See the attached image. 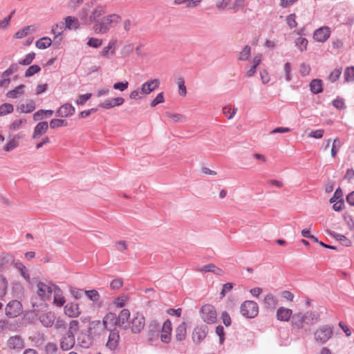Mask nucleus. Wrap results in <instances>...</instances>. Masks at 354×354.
Wrapping results in <instances>:
<instances>
[{
    "instance_id": "1",
    "label": "nucleus",
    "mask_w": 354,
    "mask_h": 354,
    "mask_svg": "<svg viewBox=\"0 0 354 354\" xmlns=\"http://www.w3.org/2000/svg\"><path fill=\"white\" fill-rule=\"evenodd\" d=\"M120 19V16L116 14L106 15L95 21L93 29L97 34H105L109 31L113 24H118Z\"/></svg>"
},
{
    "instance_id": "2",
    "label": "nucleus",
    "mask_w": 354,
    "mask_h": 354,
    "mask_svg": "<svg viewBox=\"0 0 354 354\" xmlns=\"http://www.w3.org/2000/svg\"><path fill=\"white\" fill-rule=\"evenodd\" d=\"M241 315L246 318H254L259 313V306L254 301H245L241 306Z\"/></svg>"
},
{
    "instance_id": "3",
    "label": "nucleus",
    "mask_w": 354,
    "mask_h": 354,
    "mask_svg": "<svg viewBox=\"0 0 354 354\" xmlns=\"http://www.w3.org/2000/svg\"><path fill=\"white\" fill-rule=\"evenodd\" d=\"M55 286H57L50 282L46 283L39 281L37 284L38 296L43 301L49 300Z\"/></svg>"
},
{
    "instance_id": "4",
    "label": "nucleus",
    "mask_w": 354,
    "mask_h": 354,
    "mask_svg": "<svg viewBox=\"0 0 354 354\" xmlns=\"http://www.w3.org/2000/svg\"><path fill=\"white\" fill-rule=\"evenodd\" d=\"M202 319L208 324H214L217 320V315L215 308L209 304L204 305L201 308Z\"/></svg>"
},
{
    "instance_id": "5",
    "label": "nucleus",
    "mask_w": 354,
    "mask_h": 354,
    "mask_svg": "<svg viewBox=\"0 0 354 354\" xmlns=\"http://www.w3.org/2000/svg\"><path fill=\"white\" fill-rule=\"evenodd\" d=\"M333 333V328L330 326L324 325L315 332V339L317 342L324 344L331 338Z\"/></svg>"
},
{
    "instance_id": "6",
    "label": "nucleus",
    "mask_w": 354,
    "mask_h": 354,
    "mask_svg": "<svg viewBox=\"0 0 354 354\" xmlns=\"http://www.w3.org/2000/svg\"><path fill=\"white\" fill-rule=\"evenodd\" d=\"M22 304L18 300H12L9 301L5 309L6 315L10 318L19 316L22 313Z\"/></svg>"
},
{
    "instance_id": "7",
    "label": "nucleus",
    "mask_w": 354,
    "mask_h": 354,
    "mask_svg": "<svg viewBox=\"0 0 354 354\" xmlns=\"http://www.w3.org/2000/svg\"><path fill=\"white\" fill-rule=\"evenodd\" d=\"M131 329L133 333L138 334L141 332L145 325V319L142 314L137 313L131 322Z\"/></svg>"
},
{
    "instance_id": "8",
    "label": "nucleus",
    "mask_w": 354,
    "mask_h": 354,
    "mask_svg": "<svg viewBox=\"0 0 354 354\" xmlns=\"http://www.w3.org/2000/svg\"><path fill=\"white\" fill-rule=\"evenodd\" d=\"M113 317L115 318V326L123 329L127 328L128 320L130 317V311L128 309H122L118 317H115L113 315Z\"/></svg>"
},
{
    "instance_id": "9",
    "label": "nucleus",
    "mask_w": 354,
    "mask_h": 354,
    "mask_svg": "<svg viewBox=\"0 0 354 354\" xmlns=\"http://www.w3.org/2000/svg\"><path fill=\"white\" fill-rule=\"evenodd\" d=\"M208 327L206 325H201L194 328L192 333L193 342L195 344H200L207 336Z\"/></svg>"
},
{
    "instance_id": "10",
    "label": "nucleus",
    "mask_w": 354,
    "mask_h": 354,
    "mask_svg": "<svg viewBox=\"0 0 354 354\" xmlns=\"http://www.w3.org/2000/svg\"><path fill=\"white\" fill-rule=\"evenodd\" d=\"M93 337L92 336L91 331L86 332L82 331L77 337V342L79 345L84 348H90L93 344Z\"/></svg>"
},
{
    "instance_id": "11",
    "label": "nucleus",
    "mask_w": 354,
    "mask_h": 354,
    "mask_svg": "<svg viewBox=\"0 0 354 354\" xmlns=\"http://www.w3.org/2000/svg\"><path fill=\"white\" fill-rule=\"evenodd\" d=\"M330 35V28L328 26H322L315 30L313 39L318 42L326 41Z\"/></svg>"
},
{
    "instance_id": "12",
    "label": "nucleus",
    "mask_w": 354,
    "mask_h": 354,
    "mask_svg": "<svg viewBox=\"0 0 354 354\" xmlns=\"http://www.w3.org/2000/svg\"><path fill=\"white\" fill-rule=\"evenodd\" d=\"M105 13L104 8L100 5H95L93 2V6H89V20L90 24L95 23L100 17Z\"/></svg>"
},
{
    "instance_id": "13",
    "label": "nucleus",
    "mask_w": 354,
    "mask_h": 354,
    "mask_svg": "<svg viewBox=\"0 0 354 354\" xmlns=\"http://www.w3.org/2000/svg\"><path fill=\"white\" fill-rule=\"evenodd\" d=\"M172 324L169 319H167L161 328L160 339L164 343H168L171 340Z\"/></svg>"
},
{
    "instance_id": "14",
    "label": "nucleus",
    "mask_w": 354,
    "mask_h": 354,
    "mask_svg": "<svg viewBox=\"0 0 354 354\" xmlns=\"http://www.w3.org/2000/svg\"><path fill=\"white\" fill-rule=\"evenodd\" d=\"M75 107L69 103H66L61 106L55 112L57 117L66 118L75 113Z\"/></svg>"
},
{
    "instance_id": "15",
    "label": "nucleus",
    "mask_w": 354,
    "mask_h": 354,
    "mask_svg": "<svg viewBox=\"0 0 354 354\" xmlns=\"http://www.w3.org/2000/svg\"><path fill=\"white\" fill-rule=\"evenodd\" d=\"M15 257L11 254H6L0 257V272H3L15 265Z\"/></svg>"
},
{
    "instance_id": "16",
    "label": "nucleus",
    "mask_w": 354,
    "mask_h": 354,
    "mask_svg": "<svg viewBox=\"0 0 354 354\" xmlns=\"http://www.w3.org/2000/svg\"><path fill=\"white\" fill-rule=\"evenodd\" d=\"M160 85V82L158 79H153L149 81L145 82L141 88L140 92L141 94L147 95L154 91L156 88H158Z\"/></svg>"
},
{
    "instance_id": "17",
    "label": "nucleus",
    "mask_w": 354,
    "mask_h": 354,
    "mask_svg": "<svg viewBox=\"0 0 354 354\" xmlns=\"http://www.w3.org/2000/svg\"><path fill=\"white\" fill-rule=\"evenodd\" d=\"M9 348L13 350H21L24 347V342L19 335L11 336L8 339Z\"/></svg>"
},
{
    "instance_id": "18",
    "label": "nucleus",
    "mask_w": 354,
    "mask_h": 354,
    "mask_svg": "<svg viewBox=\"0 0 354 354\" xmlns=\"http://www.w3.org/2000/svg\"><path fill=\"white\" fill-rule=\"evenodd\" d=\"M124 102V99L122 97H118L112 99H107L104 102L100 103L99 106L103 109H109L115 106L122 105Z\"/></svg>"
},
{
    "instance_id": "19",
    "label": "nucleus",
    "mask_w": 354,
    "mask_h": 354,
    "mask_svg": "<svg viewBox=\"0 0 354 354\" xmlns=\"http://www.w3.org/2000/svg\"><path fill=\"white\" fill-rule=\"evenodd\" d=\"M79 304L68 303L64 306V313L70 317H77L80 314Z\"/></svg>"
},
{
    "instance_id": "20",
    "label": "nucleus",
    "mask_w": 354,
    "mask_h": 354,
    "mask_svg": "<svg viewBox=\"0 0 354 354\" xmlns=\"http://www.w3.org/2000/svg\"><path fill=\"white\" fill-rule=\"evenodd\" d=\"M49 127V124L47 122H39L35 126L34 131L32 136L33 139L39 138L43 134L46 133Z\"/></svg>"
},
{
    "instance_id": "21",
    "label": "nucleus",
    "mask_w": 354,
    "mask_h": 354,
    "mask_svg": "<svg viewBox=\"0 0 354 354\" xmlns=\"http://www.w3.org/2000/svg\"><path fill=\"white\" fill-rule=\"evenodd\" d=\"M89 6H93V2L86 3L78 13V17L84 25H90Z\"/></svg>"
},
{
    "instance_id": "22",
    "label": "nucleus",
    "mask_w": 354,
    "mask_h": 354,
    "mask_svg": "<svg viewBox=\"0 0 354 354\" xmlns=\"http://www.w3.org/2000/svg\"><path fill=\"white\" fill-rule=\"evenodd\" d=\"M55 319V315L53 312H48L39 316V321L45 327H51L54 324Z\"/></svg>"
},
{
    "instance_id": "23",
    "label": "nucleus",
    "mask_w": 354,
    "mask_h": 354,
    "mask_svg": "<svg viewBox=\"0 0 354 354\" xmlns=\"http://www.w3.org/2000/svg\"><path fill=\"white\" fill-rule=\"evenodd\" d=\"M120 339L119 332L116 329L111 330L106 346L111 349H115L118 344Z\"/></svg>"
},
{
    "instance_id": "24",
    "label": "nucleus",
    "mask_w": 354,
    "mask_h": 354,
    "mask_svg": "<svg viewBox=\"0 0 354 354\" xmlns=\"http://www.w3.org/2000/svg\"><path fill=\"white\" fill-rule=\"evenodd\" d=\"M319 318V315L316 311H307L303 313V319L304 325L312 326L313 325Z\"/></svg>"
},
{
    "instance_id": "25",
    "label": "nucleus",
    "mask_w": 354,
    "mask_h": 354,
    "mask_svg": "<svg viewBox=\"0 0 354 354\" xmlns=\"http://www.w3.org/2000/svg\"><path fill=\"white\" fill-rule=\"evenodd\" d=\"M292 314V311L291 309L284 307H280L277 310V319L282 322L288 321L291 318Z\"/></svg>"
},
{
    "instance_id": "26",
    "label": "nucleus",
    "mask_w": 354,
    "mask_h": 354,
    "mask_svg": "<svg viewBox=\"0 0 354 354\" xmlns=\"http://www.w3.org/2000/svg\"><path fill=\"white\" fill-rule=\"evenodd\" d=\"M175 336L177 341L182 342L187 336V324L185 322L180 323L175 330Z\"/></svg>"
},
{
    "instance_id": "27",
    "label": "nucleus",
    "mask_w": 354,
    "mask_h": 354,
    "mask_svg": "<svg viewBox=\"0 0 354 354\" xmlns=\"http://www.w3.org/2000/svg\"><path fill=\"white\" fill-rule=\"evenodd\" d=\"M64 29L77 30L80 28V23L77 18L72 16H68L64 18Z\"/></svg>"
},
{
    "instance_id": "28",
    "label": "nucleus",
    "mask_w": 354,
    "mask_h": 354,
    "mask_svg": "<svg viewBox=\"0 0 354 354\" xmlns=\"http://www.w3.org/2000/svg\"><path fill=\"white\" fill-rule=\"evenodd\" d=\"M291 324L293 328H296L297 330L304 328V322L303 319V313H298L292 315L291 317Z\"/></svg>"
},
{
    "instance_id": "29",
    "label": "nucleus",
    "mask_w": 354,
    "mask_h": 354,
    "mask_svg": "<svg viewBox=\"0 0 354 354\" xmlns=\"http://www.w3.org/2000/svg\"><path fill=\"white\" fill-rule=\"evenodd\" d=\"M75 344V337L63 336L60 342V348L63 351L71 349Z\"/></svg>"
},
{
    "instance_id": "30",
    "label": "nucleus",
    "mask_w": 354,
    "mask_h": 354,
    "mask_svg": "<svg viewBox=\"0 0 354 354\" xmlns=\"http://www.w3.org/2000/svg\"><path fill=\"white\" fill-rule=\"evenodd\" d=\"M36 109L35 102L29 101L26 104H20L17 106V111L21 113H32Z\"/></svg>"
},
{
    "instance_id": "31",
    "label": "nucleus",
    "mask_w": 354,
    "mask_h": 354,
    "mask_svg": "<svg viewBox=\"0 0 354 354\" xmlns=\"http://www.w3.org/2000/svg\"><path fill=\"white\" fill-rule=\"evenodd\" d=\"M62 291L60 288L58 286H55L54 288V299L53 303L57 306L61 307L62 306L64 303L66 302L64 297L62 295Z\"/></svg>"
},
{
    "instance_id": "32",
    "label": "nucleus",
    "mask_w": 354,
    "mask_h": 354,
    "mask_svg": "<svg viewBox=\"0 0 354 354\" xmlns=\"http://www.w3.org/2000/svg\"><path fill=\"white\" fill-rule=\"evenodd\" d=\"M310 91L313 94H319L323 91L322 81L319 79L313 80L309 84Z\"/></svg>"
},
{
    "instance_id": "33",
    "label": "nucleus",
    "mask_w": 354,
    "mask_h": 354,
    "mask_svg": "<svg viewBox=\"0 0 354 354\" xmlns=\"http://www.w3.org/2000/svg\"><path fill=\"white\" fill-rule=\"evenodd\" d=\"M201 270L205 272H212L219 276H222L224 273L222 269L216 267L214 264L212 263L204 266Z\"/></svg>"
},
{
    "instance_id": "34",
    "label": "nucleus",
    "mask_w": 354,
    "mask_h": 354,
    "mask_svg": "<svg viewBox=\"0 0 354 354\" xmlns=\"http://www.w3.org/2000/svg\"><path fill=\"white\" fill-rule=\"evenodd\" d=\"M326 232L328 235L335 238L337 241H340L343 245L346 246L350 245L351 241H348L344 235L342 234H337L330 230H326Z\"/></svg>"
},
{
    "instance_id": "35",
    "label": "nucleus",
    "mask_w": 354,
    "mask_h": 354,
    "mask_svg": "<svg viewBox=\"0 0 354 354\" xmlns=\"http://www.w3.org/2000/svg\"><path fill=\"white\" fill-rule=\"evenodd\" d=\"M24 87H25V85L20 84V85L17 86V87H15L14 89L9 91L6 93V96L9 98H12V99L17 98L19 95H21L24 94Z\"/></svg>"
},
{
    "instance_id": "36",
    "label": "nucleus",
    "mask_w": 354,
    "mask_h": 354,
    "mask_svg": "<svg viewBox=\"0 0 354 354\" xmlns=\"http://www.w3.org/2000/svg\"><path fill=\"white\" fill-rule=\"evenodd\" d=\"M115 41H110L109 44L102 49V56L108 57L109 55H113L115 53Z\"/></svg>"
},
{
    "instance_id": "37",
    "label": "nucleus",
    "mask_w": 354,
    "mask_h": 354,
    "mask_svg": "<svg viewBox=\"0 0 354 354\" xmlns=\"http://www.w3.org/2000/svg\"><path fill=\"white\" fill-rule=\"evenodd\" d=\"M15 267L20 272L21 275L28 282L30 281V277L26 266L21 262H15Z\"/></svg>"
},
{
    "instance_id": "38",
    "label": "nucleus",
    "mask_w": 354,
    "mask_h": 354,
    "mask_svg": "<svg viewBox=\"0 0 354 354\" xmlns=\"http://www.w3.org/2000/svg\"><path fill=\"white\" fill-rule=\"evenodd\" d=\"M51 44L52 40L48 37H41L35 42V46L39 49H46L50 46Z\"/></svg>"
},
{
    "instance_id": "39",
    "label": "nucleus",
    "mask_w": 354,
    "mask_h": 354,
    "mask_svg": "<svg viewBox=\"0 0 354 354\" xmlns=\"http://www.w3.org/2000/svg\"><path fill=\"white\" fill-rule=\"evenodd\" d=\"M263 301L268 308H275L278 303V299L272 294H268L265 297Z\"/></svg>"
},
{
    "instance_id": "40",
    "label": "nucleus",
    "mask_w": 354,
    "mask_h": 354,
    "mask_svg": "<svg viewBox=\"0 0 354 354\" xmlns=\"http://www.w3.org/2000/svg\"><path fill=\"white\" fill-rule=\"evenodd\" d=\"M14 111V106L10 103H3L0 105V117L12 113Z\"/></svg>"
},
{
    "instance_id": "41",
    "label": "nucleus",
    "mask_w": 354,
    "mask_h": 354,
    "mask_svg": "<svg viewBox=\"0 0 354 354\" xmlns=\"http://www.w3.org/2000/svg\"><path fill=\"white\" fill-rule=\"evenodd\" d=\"M251 54V47L249 45H246L243 48L242 51L240 52L238 59L240 61H246L249 59Z\"/></svg>"
},
{
    "instance_id": "42",
    "label": "nucleus",
    "mask_w": 354,
    "mask_h": 354,
    "mask_svg": "<svg viewBox=\"0 0 354 354\" xmlns=\"http://www.w3.org/2000/svg\"><path fill=\"white\" fill-rule=\"evenodd\" d=\"M201 1H202V0H175L174 3L176 5L185 3L186 7L194 8V7H196Z\"/></svg>"
},
{
    "instance_id": "43",
    "label": "nucleus",
    "mask_w": 354,
    "mask_h": 354,
    "mask_svg": "<svg viewBox=\"0 0 354 354\" xmlns=\"http://www.w3.org/2000/svg\"><path fill=\"white\" fill-rule=\"evenodd\" d=\"M68 124L67 121L62 119H52L50 121L49 127L51 129H57L61 127H65Z\"/></svg>"
},
{
    "instance_id": "44",
    "label": "nucleus",
    "mask_w": 354,
    "mask_h": 354,
    "mask_svg": "<svg viewBox=\"0 0 354 354\" xmlns=\"http://www.w3.org/2000/svg\"><path fill=\"white\" fill-rule=\"evenodd\" d=\"M345 81L351 82L354 81V66L347 67L344 73Z\"/></svg>"
},
{
    "instance_id": "45",
    "label": "nucleus",
    "mask_w": 354,
    "mask_h": 354,
    "mask_svg": "<svg viewBox=\"0 0 354 354\" xmlns=\"http://www.w3.org/2000/svg\"><path fill=\"white\" fill-rule=\"evenodd\" d=\"M41 71V67L37 64L30 66L25 72V77H30Z\"/></svg>"
},
{
    "instance_id": "46",
    "label": "nucleus",
    "mask_w": 354,
    "mask_h": 354,
    "mask_svg": "<svg viewBox=\"0 0 354 354\" xmlns=\"http://www.w3.org/2000/svg\"><path fill=\"white\" fill-rule=\"evenodd\" d=\"M295 46L301 52L306 50L308 46V40L304 37H298L295 40Z\"/></svg>"
},
{
    "instance_id": "47",
    "label": "nucleus",
    "mask_w": 354,
    "mask_h": 354,
    "mask_svg": "<svg viewBox=\"0 0 354 354\" xmlns=\"http://www.w3.org/2000/svg\"><path fill=\"white\" fill-rule=\"evenodd\" d=\"M64 30V26L62 23H61V24H56L52 27L51 32L55 35V38H57L62 34Z\"/></svg>"
},
{
    "instance_id": "48",
    "label": "nucleus",
    "mask_w": 354,
    "mask_h": 354,
    "mask_svg": "<svg viewBox=\"0 0 354 354\" xmlns=\"http://www.w3.org/2000/svg\"><path fill=\"white\" fill-rule=\"evenodd\" d=\"M84 295L92 301H97L100 299V294L96 290H84Z\"/></svg>"
},
{
    "instance_id": "49",
    "label": "nucleus",
    "mask_w": 354,
    "mask_h": 354,
    "mask_svg": "<svg viewBox=\"0 0 354 354\" xmlns=\"http://www.w3.org/2000/svg\"><path fill=\"white\" fill-rule=\"evenodd\" d=\"M35 57V53H28L23 59H21L19 61V64L21 65H24V66L30 65L32 62Z\"/></svg>"
},
{
    "instance_id": "50",
    "label": "nucleus",
    "mask_w": 354,
    "mask_h": 354,
    "mask_svg": "<svg viewBox=\"0 0 354 354\" xmlns=\"http://www.w3.org/2000/svg\"><path fill=\"white\" fill-rule=\"evenodd\" d=\"M26 123V119H19L14 120L9 127L10 130L17 131L21 128L23 124Z\"/></svg>"
},
{
    "instance_id": "51",
    "label": "nucleus",
    "mask_w": 354,
    "mask_h": 354,
    "mask_svg": "<svg viewBox=\"0 0 354 354\" xmlns=\"http://www.w3.org/2000/svg\"><path fill=\"white\" fill-rule=\"evenodd\" d=\"M178 92L180 95L185 96L187 94V89L185 85V80L183 77H180L178 79Z\"/></svg>"
},
{
    "instance_id": "52",
    "label": "nucleus",
    "mask_w": 354,
    "mask_h": 354,
    "mask_svg": "<svg viewBox=\"0 0 354 354\" xmlns=\"http://www.w3.org/2000/svg\"><path fill=\"white\" fill-rule=\"evenodd\" d=\"M342 74V68H335L329 75L328 80L331 82L337 81Z\"/></svg>"
},
{
    "instance_id": "53",
    "label": "nucleus",
    "mask_w": 354,
    "mask_h": 354,
    "mask_svg": "<svg viewBox=\"0 0 354 354\" xmlns=\"http://www.w3.org/2000/svg\"><path fill=\"white\" fill-rule=\"evenodd\" d=\"M91 97H92V93H86L84 95H81L78 97V98H77V100H75V103L77 105H83Z\"/></svg>"
},
{
    "instance_id": "54",
    "label": "nucleus",
    "mask_w": 354,
    "mask_h": 354,
    "mask_svg": "<svg viewBox=\"0 0 354 354\" xmlns=\"http://www.w3.org/2000/svg\"><path fill=\"white\" fill-rule=\"evenodd\" d=\"M102 44V39H97V38H94V37H91L88 39V41L87 42V45L90 47H93V48H98L100 47Z\"/></svg>"
},
{
    "instance_id": "55",
    "label": "nucleus",
    "mask_w": 354,
    "mask_h": 354,
    "mask_svg": "<svg viewBox=\"0 0 354 354\" xmlns=\"http://www.w3.org/2000/svg\"><path fill=\"white\" fill-rule=\"evenodd\" d=\"M128 86L129 82L127 81L118 82L113 85V88L115 90L124 91L128 88Z\"/></svg>"
},
{
    "instance_id": "56",
    "label": "nucleus",
    "mask_w": 354,
    "mask_h": 354,
    "mask_svg": "<svg viewBox=\"0 0 354 354\" xmlns=\"http://www.w3.org/2000/svg\"><path fill=\"white\" fill-rule=\"evenodd\" d=\"M332 104L334 107L339 110H342L346 108L344 100L339 97H337L336 99L333 100L332 102Z\"/></svg>"
},
{
    "instance_id": "57",
    "label": "nucleus",
    "mask_w": 354,
    "mask_h": 354,
    "mask_svg": "<svg viewBox=\"0 0 354 354\" xmlns=\"http://www.w3.org/2000/svg\"><path fill=\"white\" fill-rule=\"evenodd\" d=\"M286 22L290 28H295L297 25L295 14H290L286 17Z\"/></svg>"
},
{
    "instance_id": "58",
    "label": "nucleus",
    "mask_w": 354,
    "mask_h": 354,
    "mask_svg": "<svg viewBox=\"0 0 354 354\" xmlns=\"http://www.w3.org/2000/svg\"><path fill=\"white\" fill-rule=\"evenodd\" d=\"M30 29V26H26L24 28H22V29L18 30L17 32H15L14 37L17 39L23 38V37H26L29 33Z\"/></svg>"
},
{
    "instance_id": "59",
    "label": "nucleus",
    "mask_w": 354,
    "mask_h": 354,
    "mask_svg": "<svg viewBox=\"0 0 354 354\" xmlns=\"http://www.w3.org/2000/svg\"><path fill=\"white\" fill-rule=\"evenodd\" d=\"M57 351V346L54 343H48L45 346L46 354H56Z\"/></svg>"
},
{
    "instance_id": "60",
    "label": "nucleus",
    "mask_w": 354,
    "mask_h": 354,
    "mask_svg": "<svg viewBox=\"0 0 354 354\" xmlns=\"http://www.w3.org/2000/svg\"><path fill=\"white\" fill-rule=\"evenodd\" d=\"M19 145V142L14 138L9 140L5 145L3 149L6 151H10Z\"/></svg>"
},
{
    "instance_id": "61",
    "label": "nucleus",
    "mask_w": 354,
    "mask_h": 354,
    "mask_svg": "<svg viewBox=\"0 0 354 354\" xmlns=\"http://www.w3.org/2000/svg\"><path fill=\"white\" fill-rule=\"evenodd\" d=\"M233 287H234V285L232 283H226L223 284V289L221 290V291L220 292V297L223 298L227 292H229L232 290Z\"/></svg>"
},
{
    "instance_id": "62",
    "label": "nucleus",
    "mask_w": 354,
    "mask_h": 354,
    "mask_svg": "<svg viewBox=\"0 0 354 354\" xmlns=\"http://www.w3.org/2000/svg\"><path fill=\"white\" fill-rule=\"evenodd\" d=\"M216 333L219 337L220 344H223L225 341V332L224 328L221 325H218L216 327Z\"/></svg>"
},
{
    "instance_id": "63",
    "label": "nucleus",
    "mask_w": 354,
    "mask_h": 354,
    "mask_svg": "<svg viewBox=\"0 0 354 354\" xmlns=\"http://www.w3.org/2000/svg\"><path fill=\"white\" fill-rule=\"evenodd\" d=\"M70 292L72 296L76 299H80L84 294L83 290L73 287L70 288Z\"/></svg>"
},
{
    "instance_id": "64",
    "label": "nucleus",
    "mask_w": 354,
    "mask_h": 354,
    "mask_svg": "<svg viewBox=\"0 0 354 354\" xmlns=\"http://www.w3.org/2000/svg\"><path fill=\"white\" fill-rule=\"evenodd\" d=\"M221 319L223 323V324L225 326H230L232 324V319L229 315V313L227 311H223L221 314Z\"/></svg>"
}]
</instances>
